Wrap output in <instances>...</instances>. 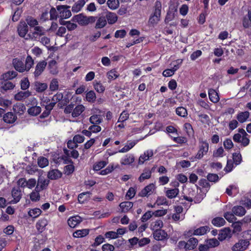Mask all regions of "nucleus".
Segmentation results:
<instances>
[{"instance_id": "f257e3e1", "label": "nucleus", "mask_w": 251, "mask_h": 251, "mask_svg": "<svg viewBox=\"0 0 251 251\" xmlns=\"http://www.w3.org/2000/svg\"><path fill=\"white\" fill-rule=\"evenodd\" d=\"M161 8L162 5L161 2L159 1H156L154 6L153 12L151 14L148 22V25L149 27H154L160 21Z\"/></svg>"}, {"instance_id": "f03ea898", "label": "nucleus", "mask_w": 251, "mask_h": 251, "mask_svg": "<svg viewBox=\"0 0 251 251\" xmlns=\"http://www.w3.org/2000/svg\"><path fill=\"white\" fill-rule=\"evenodd\" d=\"M250 245V242L247 240L241 239L236 243L231 248L232 251H245Z\"/></svg>"}, {"instance_id": "7ed1b4c3", "label": "nucleus", "mask_w": 251, "mask_h": 251, "mask_svg": "<svg viewBox=\"0 0 251 251\" xmlns=\"http://www.w3.org/2000/svg\"><path fill=\"white\" fill-rule=\"evenodd\" d=\"M34 30L33 32L27 35L28 38L31 40H36L39 37L44 35L46 33L45 28L42 26H38V25L34 27Z\"/></svg>"}, {"instance_id": "20e7f679", "label": "nucleus", "mask_w": 251, "mask_h": 251, "mask_svg": "<svg viewBox=\"0 0 251 251\" xmlns=\"http://www.w3.org/2000/svg\"><path fill=\"white\" fill-rule=\"evenodd\" d=\"M69 5H57L56 9L59 13V16L62 19H68L72 15Z\"/></svg>"}, {"instance_id": "39448f33", "label": "nucleus", "mask_w": 251, "mask_h": 251, "mask_svg": "<svg viewBox=\"0 0 251 251\" xmlns=\"http://www.w3.org/2000/svg\"><path fill=\"white\" fill-rule=\"evenodd\" d=\"M11 195L13 199L9 202L10 204H16L20 201L23 196L19 187H13L11 190Z\"/></svg>"}, {"instance_id": "423d86ee", "label": "nucleus", "mask_w": 251, "mask_h": 251, "mask_svg": "<svg viewBox=\"0 0 251 251\" xmlns=\"http://www.w3.org/2000/svg\"><path fill=\"white\" fill-rule=\"evenodd\" d=\"M12 64L16 71L20 73L25 72V63L24 60L22 58H15L13 59Z\"/></svg>"}, {"instance_id": "0eeeda50", "label": "nucleus", "mask_w": 251, "mask_h": 251, "mask_svg": "<svg viewBox=\"0 0 251 251\" xmlns=\"http://www.w3.org/2000/svg\"><path fill=\"white\" fill-rule=\"evenodd\" d=\"M199 150L195 157L197 159H201L203 156L204 153L207 152L209 149V145L206 141H202Z\"/></svg>"}, {"instance_id": "6e6552de", "label": "nucleus", "mask_w": 251, "mask_h": 251, "mask_svg": "<svg viewBox=\"0 0 251 251\" xmlns=\"http://www.w3.org/2000/svg\"><path fill=\"white\" fill-rule=\"evenodd\" d=\"M49 183L50 180L49 179L41 177H39L38 180L37 184L35 187V191H41L46 189Z\"/></svg>"}, {"instance_id": "1a4fd4ad", "label": "nucleus", "mask_w": 251, "mask_h": 251, "mask_svg": "<svg viewBox=\"0 0 251 251\" xmlns=\"http://www.w3.org/2000/svg\"><path fill=\"white\" fill-rule=\"evenodd\" d=\"M47 65V62L45 60L39 62L35 67V70L34 72V76L38 77L40 75L44 72Z\"/></svg>"}, {"instance_id": "9d476101", "label": "nucleus", "mask_w": 251, "mask_h": 251, "mask_svg": "<svg viewBox=\"0 0 251 251\" xmlns=\"http://www.w3.org/2000/svg\"><path fill=\"white\" fill-rule=\"evenodd\" d=\"M28 31L27 24L25 21H21L18 26V32L19 36L25 37Z\"/></svg>"}, {"instance_id": "9b49d317", "label": "nucleus", "mask_w": 251, "mask_h": 251, "mask_svg": "<svg viewBox=\"0 0 251 251\" xmlns=\"http://www.w3.org/2000/svg\"><path fill=\"white\" fill-rule=\"evenodd\" d=\"M154 238L158 241H162L166 239L168 236L167 232L161 229H156L153 233Z\"/></svg>"}, {"instance_id": "f8f14e48", "label": "nucleus", "mask_w": 251, "mask_h": 251, "mask_svg": "<svg viewBox=\"0 0 251 251\" xmlns=\"http://www.w3.org/2000/svg\"><path fill=\"white\" fill-rule=\"evenodd\" d=\"M3 121L7 124H13L17 120V116L11 112H8L3 116Z\"/></svg>"}, {"instance_id": "ddd939ff", "label": "nucleus", "mask_w": 251, "mask_h": 251, "mask_svg": "<svg viewBox=\"0 0 251 251\" xmlns=\"http://www.w3.org/2000/svg\"><path fill=\"white\" fill-rule=\"evenodd\" d=\"M62 173L57 169H52L48 173V177L51 180L58 179L62 177Z\"/></svg>"}, {"instance_id": "4468645a", "label": "nucleus", "mask_w": 251, "mask_h": 251, "mask_svg": "<svg viewBox=\"0 0 251 251\" xmlns=\"http://www.w3.org/2000/svg\"><path fill=\"white\" fill-rule=\"evenodd\" d=\"M73 22H77L81 25H87V16L79 14L74 16L72 19Z\"/></svg>"}, {"instance_id": "2eb2a0df", "label": "nucleus", "mask_w": 251, "mask_h": 251, "mask_svg": "<svg viewBox=\"0 0 251 251\" xmlns=\"http://www.w3.org/2000/svg\"><path fill=\"white\" fill-rule=\"evenodd\" d=\"M209 230L210 228L207 226H201L195 229L193 232H192L191 230L189 231L187 233V235H189V234H194L197 235H201L206 233V232Z\"/></svg>"}, {"instance_id": "dca6fc26", "label": "nucleus", "mask_w": 251, "mask_h": 251, "mask_svg": "<svg viewBox=\"0 0 251 251\" xmlns=\"http://www.w3.org/2000/svg\"><path fill=\"white\" fill-rule=\"evenodd\" d=\"M26 109L25 105L21 103H18L13 106V110L15 114L22 115Z\"/></svg>"}, {"instance_id": "f3484780", "label": "nucleus", "mask_w": 251, "mask_h": 251, "mask_svg": "<svg viewBox=\"0 0 251 251\" xmlns=\"http://www.w3.org/2000/svg\"><path fill=\"white\" fill-rule=\"evenodd\" d=\"M232 212L235 215L242 217L246 214V210L242 206L237 205L232 207Z\"/></svg>"}, {"instance_id": "a211bd4d", "label": "nucleus", "mask_w": 251, "mask_h": 251, "mask_svg": "<svg viewBox=\"0 0 251 251\" xmlns=\"http://www.w3.org/2000/svg\"><path fill=\"white\" fill-rule=\"evenodd\" d=\"M155 188V186L153 183H151L145 187L139 193L141 197H145L147 195H150L152 193L153 190Z\"/></svg>"}, {"instance_id": "6ab92c4d", "label": "nucleus", "mask_w": 251, "mask_h": 251, "mask_svg": "<svg viewBox=\"0 0 251 251\" xmlns=\"http://www.w3.org/2000/svg\"><path fill=\"white\" fill-rule=\"evenodd\" d=\"M208 95L210 100L213 103H217L219 101L220 98L218 93L213 89L208 91Z\"/></svg>"}, {"instance_id": "aec40b11", "label": "nucleus", "mask_w": 251, "mask_h": 251, "mask_svg": "<svg viewBox=\"0 0 251 251\" xmlns=\"http://www.w3.org/2000/svg\"><path fill=\"white\" fill-rule=\"evenodd\" d=\"M119 206L122 212L126 213L133 207V203L128 201H124L120 204Z\"/></svg>"}, {"instance_id": "412c9836", "label": "nucleus", "mask_w": 251, "mask_h": 251, "mask_svg": "<svg viewBox=\"0 0 251 251\" xmlns=\"http://www.w3.org/2000/svg\"><path fill=\"white\" fill-rule=\"evenodd\" d=\"M31 93L28 91H20L15 95L14 98L17 100H22L29 97Z\"/></svg>"}, {"instance_id": "4be33fe9", "label": "nucleus", "mask_w": 251, "mask_h": 251, "mask_svg": "<svg viewBox=\"0 0 251 251\" xmlns=\"http://www.w3.org/2000/svg\"><path fill=\"white\" fill-rule=\"evenodd\" d=\"M86 3L85 0H79L72 6V11L73 12H78L82 9Z\"/></svg>"}, {"instance_id": "5701e85b", "label": "nucleus", "mask_w": 251, "mask_h": 251, "mask_svg": "<svg viewBox=\"0 0 251 251\" xmlns=\"http://www.w3.org/2000/svg\"><path fill=\"white\" fill-rule=\"evenodd\" d=\"M81 222V220L80 217L74 216L68 219V224L71 227L74 228Z\"/></svg>"}, {"instance_id": "b1692460", "label": "nucleus", "mask_w": 251, "mask_h": 251, "mask_svg": "<svg viewBox=\"0 0 251 251\" xmlns=\"http://www.w3.org/2000/svg\"><path fill=\"white\" fill-rule=\"evenodd\" d=\"M197 192V190L196 191L192 188H189L188 189V196H184L183 198L185 200L190 202H192L193 201H195V196L196 195Z\"/></svg>"}, {"instance_id": "393cba45", "label": "nucleus", "mask_w": 251, "mask_h": 251, "mask_svg": "<svg viewBox=\"0 0 251 251\" xmlns=\"http://www.w3.org/2000/svg\"><path fill=\"white\" fill-rule=\"evenodd\" d=\"M85 110V107L82 105H78L75 108L72 113V116L74 118L79 116Z\"/></svg>"}, {"instance_id": "a878e982", "label": "nucleus", "mask_w": 251, "mask_h": 251, "mask_svg": "<svg viewBox=\"0 0 251 251\" xmlns=\"http://www.w3.org/2000/svg\"><path fill=\"white\" fill-rule=\"evenodd\" d=\"M35 90L39 93H41L45 91L48 88V85L46 83H41L36 81L34 83Z\"/></svg>"}, {"instance_id": "bb28decb", "label": "nucleus", "mask_w": 251, "mask_h": 251, "mask_svg": "<svg viewBox=\"0 0 251 251\" xmlns=\"http://www.w3.org/2000/svg\"><path fill=\"white\" fill-rule=\"evenodd\" d=\"M187 243V250L190 251L194 249L198 245V240L194 237L190 238Z\"/></svg>"}, {"instance_id": "cd10ccee", "label": "nucleus", "mask_w": 251, "mask_h": 251, "mask_svg": "<svg viewBox=\"0 0 251 251\" xmlns=\"http://www.w3.org/2000/svg\"><path fill=\"white\" fill-rule=\"evenodd\" d=\"M34 60L32 59L31 56L28 55L25 59V72H28L30 69L34 65Z\"/></svg>"}, {"instance_id": "c85d7f7f", "label": "nucleus", "mask_w": 251, "mask_h": 251, "mask_svg": "<svg viewBox=\"0 0 251 251\" xmlns=\"http://www.w3.org/2000/svg\"><path fill=\"white\" fill-rule=\"evenodd\" d=\"M134 161V157L132 154H127L121 159V163L122 165H129Z\"/></svg>"}, {"instance_id": "c756f323", "label": "nucleus", "mask_w": 251, "mask_h": 251, "mask_svg": "<svg viewBox=\"0 0 251 251\" xmlns=\"http://www.w3.org/2000/svg\"><path fill=\"white\" fill-rule=\"evenodd\" d=\"M230 230L229 228H225L222 230L218 235V239L220 241H223L227 237H230Z\"/></svg>"}, {"instance_id": "7c9ffc66", "label": "nucleus", "mask_w": 251, "mask_h": 251, "mask_svg": "<svg viewBox=\"0 0 251 251\" xmlns=\"http://www.w3.org/2000/svg\"><path fill=\"white\" fill-rule=\"evenodd\" d=\"M249 116L250 113L248 111L241 112L238 114L236 118L240 123H243L246 121Z\"/></svg>"}, {"instance_id": "2f4dec72", "label": "nucleus", "mask_w": 251, "mask_h": 251, "mask_svg": "<svg viewBox=\"0 0 251 251\" xmlns=\"http://www.w3.org/2000/svg\"><path fill=\"white\" fill-rule=\"evenodd\" d=\"M106 18L109 24H113L117 22L118 17L115 13L109 12L106 15Z\"/></svg>"}, {"instance_id": "473e14b6", "label": "nucleus", "mask_w": 251, "mask_h": 251, "mask_svg": "<svg viewBox=\"0 0 251 251\" xmlns=\"http://www.w3.org/2000/svg\"><path fill=\"white\" fill-rule=\"evenodd\" d=\"M15 87V84L10 81H5L1 83V92L7 91L8 90H12Z\"/></svg>"}, {"instance_id": "72a5a7b5", "label": "nucleus", "mask_w": 251, "mask_h": 251, "mask_svg": "<svg viewBox=\"0 0 251 251\" xmlns=\"http://www.w3.org/2000/svg\"><path fill=\"white\" fill-rule=\"evenodd\" d=\"M211 223L214 226L220 227L224 226L226 222L224 218L218 217L214 218Z\"/></svg>"}, {"instance_id": "f704fd0d", "label": "nucleus", "mask_w": 251, "mask_h": 251, "mask_svg": "<svg viewBox=\"0 0 251 251\" xmlns=\"http://www.w3.org/2000/svg\"><path fill=\"white\" fill-rule=\"evenodd\" d=\"M107 24L106 18L104 16H100L98 19L96 24V28H101L105 26Z\"/></svg>"}, {"instance_id": "c9c22d12", "label": "nucleus", "mask_w": 251, "mask_h": 251, "mask_svg": "<svg viewBox=\"0 0 251 251\" xmlns=\"http://www.w3.org/2000/svg\"><path fill=\"white\" fill-rule=\"evenodd\" d=\"M89 230L87 229L77 230L73 233V236L75 238L83 237L89 234Z\"/></svg>"}, {"instance_id": "e433bc0d", "label": "nucleus", "mask_w": 251, "mask_h": 251, "mask_svg": "<svg viewBox=\"0 0 251 251\" xmlns=\"http://www.w3.org/2000/svg\"><path fill=\"white\" fill-rule=\"evenodd\" d=\"M41 112V108L40 106H32L29 108L28 110V113L31 116H37Z\"/></svg>"}, {"instance_id": "4c0bfd02", "label": "nucleus", "mask_w": 251, "mask_h": 251, "mask_svg": "<svg viewBox=\"0 0 251 251\" xmlns=\"http://www.w3.org/2000/svg\"><path fill=\"white\" fill-rule=\"evenodd\" d=\"M25 23L30 27H34L38 25V22L35 18L31 16H27L25 19Z\"/></svg>"}, {"instance_id": "58836bf2", "label": "nucleus", "mask_w": 251, "mask_h": 251, "mask_svg": "<svg viewBox=\"0 0 251 251\" xmlns=\"http://www.w3.org/2000/svg\"><path fill=\"white\" fill-rule=\"evenodd\" d=\"M151 171L149 169H146L144 172L140 175L138 179L140 182H142L146 179H149L151 177Z\"/></svg>"}, {"instance_id": "ea45409f", "label": "nucleus", "mask_w": 251, "mask_h": 251, "mask_svg": "<svg viewBox=\"0 0 251 251\" xmlns=\"http://www.w3.org/2000/svg\"><path fill=\"white\" fill-rule=\"evenodd\" d=\"M179 193V190L177 188L168 190L166 192V196L169 199L175 198Z\"/></svg>"}, {"instance_id": "a19ab883", "label": "nucleus", "mask_w": 251, "mask_h": 251, "mask_svg": "<svg viewBox=\"0 0 251 251\" xmlns=\"http://www.w3.org/2000/svg\"><path fill=\"white\" fill-rule=\"evenodd\" d=\"M205 194L202 193V190L201 188L197 187V192L195 196V202L199 203L205 197Z\"/></svg>"}, {"instance_id": "79ce46f5", "label": "nucleus", "mask_w": 251, "mask_h": 251, "mask_svg": "<svg viewBox=\"0 0 251 251\" xmlns=\"http://www.w3.org/2000/svg\"><path fill=\"white\" fill-rule=\"evenodd\" d=\"M17 75V71H9L4 74L3 77L6 80H11L15 78Z\"/></svg>"}, {"instance_id": "37998d69", "label": "nucleus", "mask_w": 251, "mask_h": 251, "mask_svg": "<svg viewBox=\"0 0 251 251\" xmlns=\"http://www.w3.org/2000/svg\"><path fill=\"white\" fill-rule=\"evenodd\" d=\"M86 99L87 101L89 102H94L96 99V96L94 91H90L86 94Z\"/></svg>"}, {"instance_id": "c03bdc74", "label": "nucleus", "mask_w": 251, "mask_h": 251, "mask_svg": "<svg viewBox=\"0 0 251 251\" xmlns=\"http://www.w3.org/2000/svg\"><path fill=\"white\" fill-rule=\"evenodd\" d=\"M107 4L108 7L111 9H116L119 6V0H108Z\"/></svg>"}, {"instance_id": "a18cd8bd", "label": "nucleus", "mask_w": 251, "mask_h": 251, "mask_svg": "<svg viewBox=\"0 0 251 251\" xmlns=\"http://www.w3.org/2000/svg\"><path fill=\"white\" fill-rule=\"evenodd\" d=\"M56 64V61L54 60H51L49 62L48 67L50 70V73L56 74L57 73Z\"/></svg>"}, {"instance_id": "49530a36", "label": "nucleus", "mask_w": 251, "mask_h": 251, "mask_svg": "<svg viewBox=\"0 0 251 251\" xmlns=\"http://www.w3.org/2000/svg\"><path fill=\"white\" fill-rule=\"evenodd\" d=\"M136 144L135 141H132L129 143H127L124 148L119 150V152H126L128 151L129 150L132 148Z\"/></svg>"}, {"instance_id": "de8ad7c7", "label": "nucleus", "mask_w": 251, "mask_h": 251, "mask_svg": "<svg viewBox=\"0 0 251 251\" xmlns=\"http://www.w3.org/2000/svg\"><path fill=\"white\" fill-rule=\"evenodd\" d=\"M38 164L41 168H44L49 165L48 159L43 156L39 157L38 159Z\"/></svg>"}, {"instance_id": "09e8293b", "label": "nucleus", "mask_w": 251, "mask_h": 251, "mask_svg": "<svg viewBox=\"0 0 251 251\" xmlns=\"http://www.w3.org/2000/svg\"><path fill=\"white\" fill-rule=\"evenodd\" d=\"M59 88V83L57 79L53 78L50 81V89L51 91H56Z\"/></svg>"}, {"instance_id": "8fccbe9b", "label": "nucleus", "mask_w": 251, "mask_h": 251, "mask_svg": "<svg viewBox=\"0 0 251 251\" xmlns=\"http://www.w3.org/2000/svg\"><path fill=\"white\" fill-rule=\"evenodd\" d=\"M90 122L91 124L94 125H98L100 124L102 119L100 118V116L98 115H93L90 117Z\"/></svg>"}, {"instance_id": "3c124183", "label": "nucleus", "mask_w": 251, "mask_h": 251, "mask_svg": "<svg viewBox=\"0 0 251 251\" xmlns=\"http://www.w3.org/2000/svg\"><path fill=\"white\" fill-rule=\"evenodd\" d=\"M41 210L39 208H34L29 210L28 215L29 216L35 218L39 216L41 213Z\"/></svg>"}, {"instance_id": "603ef678", "label": "nucleus", "mask_w": 251, "mask_h": 251, "mask_svg": "<svg viewBox=\"0 0 251 251\" xmlns=\"http://www.w3.org/2000/svg\"><path fill=\"white\" fill-rule=\"evenodd\" d=\"M176 113L178 116L182 117H184L187 115V110L183 107H179L177 108L176 109Z\"/></svg>"}, {"instance_id": "864d4df0", "label": "nucleus", "mask_w": 251, "mask_h": 251, "mask_svg": "<svg viewBox=\"0 0 251 251\" xmlns=\"http://www.w3.org/2000/svg\"><path fill=\"white\" fill-rule=\"evenodd\" d=\"M12 104L11 100L0 97V106L7 108Z\"/></svg>"}, {"instance_id": "5fc2aeb1", "label": "nucleus", "mask_w": 251, "mask_h": 251, "mask_svg": "<svg viewBox=\"0 0 251 251\" xmlns=\"http://www.w3.org/2000/svg\"><path fill=\"white\" fill-rule=\"evenodd\" d=\"M207 244L209 248H214L219 245V242L215 238L209 239L207 241Z\"/></svg>"}, {"instance_id": "6e6d98bb", "label": "nucleus", "mask_w": 251, "mask_h": 251, "mask_svg": "<svg viewBox=\"0 0 251 251\" xmlns=\"http://www.w3.org/2000/svg\"><path fill=\"white\" fill-rule=\"evenodd\" d=\"M107 163L104 161H101L96 163L93 167V169L95 171H99L104 166H106Z\"/></svg>"}, {"instance_id": "4d7b16f0", "label": "nucleus", "mask_w": 251, "mask_h": 251, "mask_svg": "<svg viewBox=\"0 0 251 251\" xmlns=\"http://www.w3.org/2000/svg\"><path fill=\"white\" fill-rule=\"evenodd\" d=\"M105 241L104 238L102 235L98 236L95 240V242L92 245L93 247H97Z\"/></svg>"}, {"instance_id": "13d9d810", "label": "nucleus", "mask_w": 251, "mask_h": 251, "mask_svg": "<svg viewBox=\"0 0 251 251\" xmlns=\"http://www.w3.org/2000/svg\"><path fill=\"white\" fill-rule=\"evenodd\" d=\"M48 225V221L46 219H42L40 220L36 224L37 228L38 230L41 229L42 230L43 228Z\"/></svg>"}, {"instance_id": "bf43d9fd", "label": "nucleus", "mask_w": 251, "mask_h": 251, "mask_svg": "<svg viewBox=\"0 0 251 251\" xmlns=\"http://www.w3.org/2000/svg\"><path fill=\"white\" fill-rule=\"evenodd\" d=\"M234 215L233 213H231L230 212H226L224 214V217L225 219L228 221L229 222H233L235 219L236 218L234 216Z\"/></svg>"}, {"instance_id": "052dcab7", "label": "nucleus", "mask_w": 251, "mask_h": 251, "mask_svg": "<svg viewBox=\"0 0 251 251\" xmlns=\"http://www.w3.org/2000/svg\"><path fill=\"white\" fill-rule=\"evenodd\" d=\"M95 89L99 93H103L105 90V87L100 82H97L94 84Z\"/></svg>"}, {"instance_id": "680f3d73", "label": "nucleus", "mask_w": 251, "mask_h": 251, "mask_svg": "<svg viewBox=\"0 0 251 251\" xmlns=\"http://www.w3.org/2000/svg\"><path fill=\"white\" fill-rule=\"evenodd\" d=\"M29 86V82L27 78H24L21 81V87L23 90H26Z\"/></svg>"}, {"instance_id": "e2e57ef3", "label": "nucleus", "mask_w": 251, "mask_h": 251, "mask_svg": "<svg viewBox=\"0 0 251 251\" xmlns=\"http://www.w3.org/2000/svg\"><path fill=\"white\" fill-rule=\"evenodd\" d=\"M233 160L236 165H239L242 161L241 154L240 153H234L233 154Z\"/></svg>"}, {"instance_id": "0e129e2a", "label": "nucleus", "mask_w": 251, "mask_h": 251, "mask_svg": "<svg viewBox=\"0 0 251 251\" xmlns=\"http://www.w3.org/2000/svg\"><path fill=\"white\" fill-rule=\"evenodd\" d=\"M184 127L189 135H191L194 134L192 126L190 123H185L184 125Z\"/></svg>"}, {"instance_id": "69168bd1", "label": "nucleus", "mask_w": 251, "mask_h": 251, "mask_svg": "<svg viewBox=\"0 0 251 251\" xmlns=\"http://www.w3.org/2000/svg\"><path fill=\"white\" fill-rule=\"evenodd\" d=\"M153 216L151 211H148L141 217V220L142 222H145L149 220Z\"/></svg>"}, {"instance_id": "338daca9", "label": "nucleus", "mask_w": 251, "mask_h": 251, "mask_svg": "<svg viewBox=\"0 0 251 251\" xmlns=\"http://www.w3.org/2000/svg\"><path fill=\"white\" fill-rule=\"evenodd\" d=\"M57 9L54 7H52L50 11V20H56L58 17Z\"/></svg>"}, {"instance_id": "774afa93", "label": "nucleus", "mask_w": 251, "mask_h": 251, "mask_svg": "<svg viewBox=\"0 0 251 251\" xmlns=\"http://www.w3.org/2000/svg\"><path fill=\"white\" fill-rule=\"evenodd\" d=\"M114 249V246L108 243L105 244L102 246V251H113Z\"/></svg>"}]
</instances>
